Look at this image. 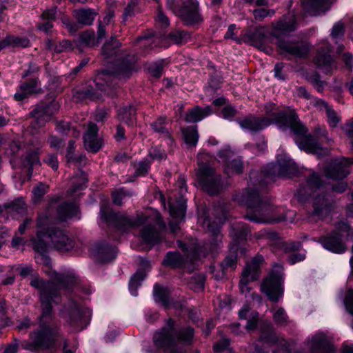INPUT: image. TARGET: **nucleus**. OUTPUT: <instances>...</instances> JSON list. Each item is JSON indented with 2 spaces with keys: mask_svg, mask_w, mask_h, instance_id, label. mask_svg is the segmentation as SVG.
<instances>
[{
  "mask_svg": "<svg viewBox=\"0 0 353 353\" xmlns=\"http://www.w3.org/2000/svg\"><path fill=\"white\" fill-rule=\"evenodd\" d=\"M211 113L212 109L210 106H206L203 108L199 106H195L188 112L185 120L188 123H196L201 121Z\"/></svg>",
  "mask_w": 353,
  "mask_h": 353,
  "instance_id": "obj_36",
  "label": "nucleus"
},
{
  "mask_svg": "<svg viewBox=\"0 0 353 353\" xmlns=\"http://www.w3.org/2000/svg\"><path fill=\"white\" fill-rule=\"evenodd\" d=\"M207 231L211 236V250H215L219 248L222 242V234L220 232V227L216 222H207Z\"/></svg>",
  "mask_w": 353,
  "mask_h": 353,
  "instance_id": "obj_37",
  "label": "nucleus"
},
{
  "mask_svg": "<svg viewBox=\"0 0 353 353\" xmlns=\"http://www.w3.org/2000/svg\"><path fill=\"white\" fill-rule=\"evenodd\" d=\"M135 168V176H144L145 175L150 168V163L147 161L139 162L137 165L134 166Z\"/></svg>",
  "mask_w": 353,
  "mask_h": 353,
  "instance_id": "obj_59",
  "label": "nucleus"
},
{
  "mask_svg": "<svg viewBox=\"0 0 353 353\" xmlns=\"http://www.w3.org/2000/svg\"><path fill=\"white\" fill-rule=\"evenodd\" d=\"M23 164L25 167H28V172H32V167L35 165H40L38 151L34 150L28 152L23 159Z\"/></svg>",
  "mask_w": 353,
  "mask_h": 353,
  "instance_id": "obj_49",
  "label": "nucleus"
},
{
  "mask_svg": "<svg viewBox=\"0 0 353 353\" xmlns=\"http://www.w3.org/2000/svg\"><path fill=\"white\" fill-rule=\"evenodd\" d=\"M62 23L70 34H74L81 28L78 23L72 22L67 18L62 19Z\"/></svg>",
  "mask_w": 353,
  "mask_h": 353,
  "instance_id": "obj_61",
  "label": "nucleus"
},
{
  "mask_svg": "<svg viewBox=\"0 0 353 353\" xmlns=\"http://www.w3.org/2000/svg\"><path fill=\"white\" fill-rule=\"evenodd\" d=\"M307 216L314 221L323 219L332 209V202L326 193L312 195L307 205Z\"/></svg>",
  "mask_w": 353,
  "mask_h": 353,
  "instance_id": "obj_14",
  "label": "nucleus"
},
{
  "mask_svg": "<svg viewBox=\"0 0 353 353\" xmlns=\"http://www.w3.org/2000/svg\"><path fill=\"white\" fill-rule=\"evenodd\" d=\"M118 77L112 72L104 70L99 72L93 85L82 88L76 92V97L80 99L96 100L100 99L102 93L112 95L117 85Z\"/></svg>",
  "mask_w": 353,
  "mask_h": 353,
  "instance_id": "obj_6",
  "label": "nucleus"
},
{
  "mask_svg": "<svg viewBox=\"0 0 353 353\" xmlns=\"http://www.w3.org/2000/svg\"><path fill=\"white\" fill-rule=\"evenodd\" d=\"M117 250L106 242L96 244L94 254L96 260L100 263H108L115 259Z\"/></svg>",
  "mask_w": 353,
  "mask_h": 353,
  "instance_id": "obj_28",
  "label": "nucleus"
},
{
  "mask_svg": "<svg viewBox=\"0 0 353 353\" xmlns=\"http://www.w3.org/2000/svg\"><path fill=\"white\" fill-rule=\"evenodd\" d=\"M4 39L8 46L26 48L30 44V41L26 37L8 35Z\"/></svg>",
  "mask_w": 353,
  "mask_h": 353,
  "instance_id": "obj_50",
  "label": "nucleus"
},
{
  "mask_svg": "<svg viewBox=\"0 0 353 353\" xmlns=\"http://www.w3.org/2000/svg\"><path fill=\"white\" fill-rule=\"evenodd\" d=\"M261 334L259 337V342L268 345L279 343L283 345L285 344V341L279 339L276 333L274 332L273 326L270 321H265L260 327Z\"/></svg>",
  "mask_w": 353,
  "mask_h": 353,
  "instance_id": "obj_31",
  "label": "nucleus"
},
{
  "mask_svg": "<svg viewBox=\"0 0 353 353\" xmlns=\"http://www.w3.org/2000/svg\"><path fill=\"white\" fill-rule=\"evenodd\" d=\"M320 242L324 248L334 253L341 254L346 250L345 243L341 239V235L339 233L334 232L322 237Z\"/></svg>",
  "mask_w": 353,
  "mask_h": 353,
  "instance_id": "obj_27",
  "label": "nucleus"
},
{
  "mask_svg": "<svg viewBox=\"0 0 353 353\" xmlns=\"http://www.w3.org/2000/svg\"><path fill=\"white\" fill-rule=\"evenodd\" d=\"M218 155L225 163L224 170L226 174L230 176L243 172V165L242 161L239 158L232 159L234 154L230 149L221 150Z\"/></svg>",
  "mask_w": 353,
  "mask_h": 353,
  "instance_id": "obj_21",
  "label": "nucleus"
},
{
  "mask_svg": "<svg viewBox=\"0 0 353 353\" xmlns=\"http://www.w3.org/2000/svg\"><path fill=\"white\" fill-rule=\"evenodd\" d=\"M97 12L92 9H82L75 10L74 16L77 22L83 26H90L92 23Z\"/></svg>",
  "mask_w": 353,
  "mask_h": 353,
  "instance_id": "obj_41",
  "label": "nucleus"
},
{
  "mask_svg": "<svg viewBox=\"0 0 353 353\" xmlns=\"http://www.w3.org/2000/svg\"><path fill=\"white\" fill-rule=\"evenodd\" d=\"M134 43L139 44L140 48H143V51H148L152 48L154 43V37L150 34L140 36Z\"/></svg>",
  "mask_w": 353,
  "mask_h": 353,
  "instance_id": "obj_54",
  "label": "nucleus"
},
{
  "mask_svg": "<svg viewBox=\"0 0 353 353\" xmlns=\"http://www.w3.org/2000/svg\"><path fill=\"white\" fill-rule=\"evenodd\" d=\"M72 49L73 45L72 41L68 39H64L54 46V51L57 53H60L62 52L72 50Z\"/></svg>",
  "mask_w": 353,
  "mask_h": 353,
  "instance_id": "obj_57",
  "label": "nucleus"
},
{
  "mask_svg": "<svg viewBox=\"0 0 353 353\" xmlns=\"http://www.w3.org/2000/svg\"><path fill=\"white\" fill-rule=\"evenodd\" d=\"M273 123L283 130L290 128L295 135L299 137L300 140L296 141L301 150L307 153L315 154L318 157L328 153V150L321 147L313 136L307 135V128L300 122L297 114L293 110L273 113L272 118L249 116L239 121V125L243 129L258 132Z\"/></svg>",
  "mask_w": 353,
  "mask_h": 353,
  "instance_id": "obj_1",
  "label": "nucleus"
},
{
  "mask_svg": "<svg viewBox=\"0 0 353 353\" xmlns=\"http://www.w3.org/2000/svg\"><path fill=\"white\" fill-rule=\"evenodd\" d=\"M343 130L350 140L351 150L353 151V119L349 120L344 125Z\"/></svg>",
  "mask_w": 353,
  "mask_h": 353,
  "instance_id": "obj_63",
  "label": "nucleus"
},
{
  "mask_svg": "<svg viewBox=\"0 0 353 353\" xmlns=\"http://www.w3.org/2000/svg\"><path fill=\"white\" fill-rule=\"evenodd\" d=\"M264 259L261 255H256L252 258L250 263H248L244 268L242 274L247 272V276L253 279L257 280L261 274V266L263 263Z\"/></svg>",
  "mask_w": 353,
  "mask_h": 353,
  "instance_id": "obj_33",
  "label": "nucleus"
},
{
  "mask_svg": "<svg viewBox=\"0 0 353 353\" xmlns=\"http://www.w3.org/2000/svg\"><path fill=\"white\" fill-rule=\"evenodd\" d=\"M101 217L107 224L115 227L122 232L139 227L146 222V217L142 214L130 216L125 213H116L101 207Z\"/></svg>",
  "mask_w": 353,
  "mask_h": 353,
  "instance_id": "obj_9",
  "label": "nucleus"
},
{
  "mask_svg": "<svg viewBox=\"0 0 353 353\" xmlns=\"http://www.w3.org/2000/svg\"><path fill=\"white\" fill-rule=\"evenodd\" d=\"M176 187L179 189L180 199L176 202H169L170 215L173 217L180 218L185 216L186 211V200L183 199V194L187 192L186 181L183 177L179 178Z\"/></svg>",
  "mask_w": 353,
  "mask_h": 353,
  "instance_id": "obj_19",
  "label": "nucleus"
},
{
  "mask_svg": "<svg viewBox=\"0 0 353 353\" xmlns=\"http://www.w3.org/2000/svg\"><path fill=\"white\" fill-rule=\"evenodd\" d=\"M297 168L294 161L285 158H280L276 162L268 164L261 171V179L259 184H268L274 181L277 176L291 177L296 174Z\"/></svg>",
  "mask_w": 353,
  "mask_h": 353,
  "instance_id": "obj_10",
  "label": "nucleus"
},
{
  "mask_svg": "<svg viewBox=\"0 0 353 353\" xmlns=\"http://www.w3.org/2000/svg\"><path fill=\"white\" fill-rule=\"evenodd\" d=\"M353 163L352 159L342 158L336 159L326 168L325 174L333 179H342L349 174L347 167Z\"/></svg>",
  "mask_w": 353,
  "mask_h": 353,
  "instance_id": "obj_20",
  "label": "nucleus"
},
{
  "mask_svg": "<svg viewBox=\"0 0 353 353\" xmlns=\"http://www.w3.org/2000/svg\"><path fill=\"white\" fill-rule=\"evenodd\" d=\"M272 310V319L276 325L287 326L290 323V318L283 307L276 306Z\"/></svg>",
  "mask_w": 353,
  "mask_h": 353,
  "instance_id": "obj_42",
  "label": "nucleus"
},
{
  "mask_svg": "<svg viewBox=\"0 0 353 353\" xmlns=\"http://www.w3.org/2000/svg\"><path fill=\"white\" fill-rule=\"evenodd\" d=\"M205 276L203 274H197L192 277L189 282V287L195 292H199L204 288Z\"/></svg>",
  "mask_w": 353,
  "mask_h": 353,
  "instance_id": "obj_55",
  "label": "nucleus"
},
{
  "mask_svg": "<svg viewBox=\"0 0 353 353\" xmlns=\"http://www.w3.org/2000/svg\"><path fill=\"white\" fill-rule=\"evenodd\" d=\"M242 39L245 43L254 46L261 50L267 53L272 52V50L265 46L267 37L261 29H256L253 32H249L243 36Z\"/></svg>",
  "mask_w": 353,
  "mask_h": 353,
  "instance_id": "obj_29",
  "label": "nucleus"
},
{
  "mask_svg": "<svg viewBox=\"0 0 353 353\" xmlns=\"http://www.w3.org/2000/svg\"><path fill=\"white\" fill-rule=\"evenodd\" d=\"M78 207L73 203H64L60 205L57 209L58 219L61 221H65L77 215Z\"/></svg>",
  "mask_w": 353,
  "mask_h": 353,
  "instance_id": "obj_38",
  "label": "nucleus"
},
{
  "mask_svg": "<svg viewBox=\"0 0 353 353\" xmlns=\"http://www.w3.org/2000/svg\"><path fill=\"white\" fill-rule=\"evenodd\" d=\"M208 154L198 156V181L202 189L210 195L219 194L223 188L221 176L216 172Z\"/></svg>",
  "mask_w": 353,
  "mask_h": 353,
  "instance_id": "obj_5",
  "label": "nucleus"
},
{
  "mask_svg": "<svg viewBox=\"0 0 353 353\" xmlns=\"http://www.w3.org/2000/svg\"><path fill=\"white\" fill-rule=\"evenodd\" d=\"M165 117H160L157 121L152 122L150 125L155 132L160 134L164 137L170 138V134L167 128L164 126L165 123Z\"/></svg>",
  "mask_w": 353,
  "mask_h": 353,
  "instance_id": "obj_51",
  "label": "nucleus"
},
{
  "mask_svg": "<svg viewBox=\"0 0 353 353\" xmlns=\"http://www.w3.org/2000/svg\"><path fill=\"white\" fill-rule=\"evenodd\" d=\"M275 13L274 10H268L265 8L256 9L253 11V14L255 19L261 21L265 17L268 16H272Z\"/></svg>",
  "mask_w": 353,
  "mask_h": 353,
  "instance_id": "obj_58",
  "label": "nucleus"
},
{
  "mask_svg": "<svg viewBox=\"0 0 353 353\" xmlns=\"http://www.w3.org/2000/svg\"><path fill=\"white\" fill-rule=\"evenodd\" d=\"M26 203L20 199L0 204V214L6 218H8L9 216L12 218L22 216L26 212Z\"/></svg>",
  "mask_w": 353,
  "mask_h": 353,
  "instance_id": "obj_25",
  "label": "nucleus"
},
{
  "mask_svg": "<svg viewBox=\"0 0 353 353\" xmlns=\"http://www.w3.org/2000/svg\"><path fill=\"white\" fill-rule=\"evenodd\" d=\"M283 270L282 265L275 264L268 276L263 279L261 284V292L274 303H277L283 294Z\"/></svg>",
  "mask_w": 353,
  "mask_h": 353,
  "instance_id": "obj_12",
  "label": "nucleus"
},
{
  "mask_svg": "<svg viewBox=\"0 0 353 353\" xmlns=\"http://www.w3.org/2000/svg\"><path fill=\"white\" fill-rule=\"evenodd\" d=\"M274 28L275 30H278L283 34L294 31L296 29V19L294 14L288 13L284 15L282 19L274 26Z\"/></svg>",
  "mask_w": 353,
  "mask_h": 353,
  "instance_id": "obj_34",
  "label": "nucleus"
},
{
  "mask_svg": "<svg viewBox=\"0 0 353 353\" xmlns=\"http://www.w3.org/2000/svg\"><path fill=\"white\" fill-rule=\"evenodd\" d=\"M194 334V329L190 327H183L176 332L175 322L170 318L165 326L154 333L153 341L155 346L163 349L165 353H182L175 349L176 343L190 345Z\"/></svg>",
  "mask_w": 353,
  "mask_h": 353,
  "instance_id": "obj_4",
  "label": "nucleus"
},
{
  "mask_svg": "<svg viewBox=\"0 0 353 353\" xmlns=\"http://www.w3.org/2000/svg\"><path fill=\"white\" fill-rule=\"evenodd\" d=\"M177 16L188 26H194L203 21L199 12V3L196 0H184Z\"/></svg>",
  "mask_w": 353,
  "mask_h": 353,
  "instance_id": "obj_16",
  "label": "nucleus"
},
{
  "mask_svg": "<svg viewBox=\"0 0 353 353\" xmlns=\"http://www.w3.org/2000/svg\"><path fill=\"white\" fill-rule=\"evenodd\" d=\"M281 54H288L296 58H304L309 52V46L304 41L281 40L277 43Z\"/></svg>",
  "mask_w": 353,
  "mask_h": 353,
  "instance_id": "obj_18",
  "label": "nucleus"
},
{
  "mask_svg": "<svg viewBox=\"0 0 353 353\" xmlns=\"http://www.w3.org/2000/svg\"><path fill=\"white\" fill-rule=\"evenodd\" d=\"M301 243L299 241L281 242L280 248L287 253H292L299 250L301 248Z\"/></svg>",
  "mask_w": 353,
  "mask_h": 353,
  "instance_id": "obj_56",
  "label": "nucleus"
},
{
  "mask_svg": "<svg viewBox=\"0 0 353 353\" xmlns=\"http://www.w3.org/2000/svg\"><path fill=\"white\" fill-rule=\"evenodd\" d=\"M39 82V81L37 78H34L30 79L28 81L21 83L18 92L14 94V97L15 100L21 101L27 99L32 94L42 92V89L38 87Z\"/></svg>",
  "mask_w": 353,
  "mask_h": 353,
  "instance_id": "obj_30",
  "label": "nucleus"
},
{
  "mask_svg": "<svg viewBox=\"0 0 353 353\" xmlns=\"http://www.w3.org/2000/svg\"><path fill=\"white\" fill-rule=\"evenodd\" d=\"M316 63L319 68H323L325 72L331 70L333 66V60L328 48H320L316 57Z\"/></svg>",
  "mask_w": 353,
  "mask_h": 353,
  "instance_id": "obj_35",
  "label": "nucleus"
},
{
  "mask_svg": "<svg viewBox=\"0 0 353 353\" xmlns=\"http://www.w3.org/2000/svg\"><path fill=\"white\" fill-rule=\"evenodd\" d=\"M48 238L51 248L59 252L65 253L72 250L75 245L74 240L68 233L58 228L49 226Z\"/></svg>",
  "mask_w": 353,
  "mask_h": 353,
  "instance_id": "obj_15",
  "label": "nucleus"
},
{
  "mask_svg": "<svg viewBox=\"0 0 353 353\" xmlns=\"http://www.w3.org/2000/svg\"><path fill=\"white\" fill-rule=\"evenodd\" d=\"M121 43L117 39L111 37L108 41L103 44L101 50L102 54L105 59L114 58L117 61V69L112 72L118 78L120 75L128 77L134 63V57L121 50Z\"/></svg>",
  "mask_w": 353,
  "mask_h": 353,
  "instance_id": "obj_8",
  "label": "nucleus"
},
{
  "mask_svg": "<svg viewBox=\"0 0 353 353\" xmlns=\"http://www.w3.org/2000/svg\"><path fill=\"white\" fill-rule=\"evenodd\" d=\"M168 39L177 45H182L188 43L190 40V34L185 30H175L170 32Z\"/></svg>",
  "mask_w": 353,
  "mask_h": 353,
  "instance_id": "obj_44",
  "label": "nucleus"
},
{
  "mask_svg": "<svg viewBox=\"0 0 353 353\" xmlns=\"http://www.w3.org/2000/svg\"><path fill=\"white\" fill-rule=\"evenodd\" d=\"M74 42L79 49L83 47H90L97 45L99 43L95 40V35L93 31L86 30L79 34Z\"/></svg>",
  "mask_w": 353,
  "mask_h": 353,
  "instance_id": "obj_39",
  "label": "nucleus"
},
{
  "mask_svg": "<svg viewBox=\"0 0 353 353\" xmlns=\"http://www.w3.org/2000/svg\"><path fill=\"white\" fill-rule=\"evenodd\" d=\"M236 199L246 205L248 211L245 218L260 223H272L286 221L285 214L279 216L278 208L272 205L268 198L259 194L255 189H246L237 195Z\"/></svg>",
  "mask_w": 353,
  "mask_h": 353,
  "instance_id": "obj_3",
  "label": "nucleus"
},
{
  "mask_svg": "<svg viewBox=\"0 0 353 353\" xmlns=\"http://www.w3.org/2000/svg\"><path fill=\"white\" fill-rule=\"evenodd\" d=\"M97 125L90 122L88 124V130L83 136L84 146L86 150L95 153L98 152L102 146V140L98 135Z\"/></svg>",
  "mask_w": 353,
  "mask_h": 353,
  "instance_id": "obj_23",
  "label": "nucleus"
},
{
  "mask_svg": "<svg viewBox=\"0 0 353 353\" xmlns=\"http://www.w3.org/2000/svg\"><path fill=\"white\" fill-rule=\"evenodd\" d=\"M310 353H334L335 348L323 334L314 335L309 342Z\"/></svg>",
  "mask_w": 353,
  "mask_h": 353,
  "instance_id": "obj_26",
  "label": "nucleus"
},
{
  "mask_svg": "<svg viewBox=\"0 0 353 353\" xmlns=\"http://www.w3.org/2000/svg\"><path fill=\"white\" fill-rule=\"evenodd\" d=\"M184 141L190 147H194L199 139V134L196 126H189L182 129Z\"/></svg>",
  "mask_w": 353,
  "mask_h": 353,
  "instance_id": "obj_43",
  "label": "nucleus"
},
{
  "mask_svg": "<svg viewBox=\"0 0 353 353\" xmlns=\"http://www.w3.org/2000/svg\"><path fill=\"white\" fill-rule=\"evenodd\" d=\"M52 223V219L47 213L39 215L37 219V232L36 236L30 239L33 250L39 254H46L51 243L49 244L44 240V238L48 236L49 226Z\"/></svg>",
  "mask_w": 353,
  "mask_h": 353,
  "instance_id": "obj_13",
  "label": "nucleus"
},
{
  "mask_svg": "<svg viewBox=\"0 0 353 353\" xmlns=\"http://www.w3.org/2000/svg\"><path fill=\"white\" fill-rule=\"evenodd\" d=\"M237 252L236 251L230 252L221 263L223 270L227 269L234 270L237 264Z\"/></svg>",
  "mask_w": 353,
  "mask_h": 353,
  "instance_id": "obj_53",
  "label": "nucleus"
},
{
  "mask_svg": "<svg viewBox=\"0 0 353 353\" xmlns=\"http://www.w3.org/2000/svg\"><path fill=\"white\" fill-rule=\"evenodd\" d=\"M136 109L132 105H126L118 110V119L128 125H132L136 121Z\"/></svg>",
  "mask_w": 353,
  "mask_h": 353,
  "instance_id": "obj_40",
  "label": "nucleus"
},
{
  "mask_svg": "<svg viewBox=\"0 0 353 353\" xmlns=\"http://www.w3.org/2000/svg\"><path fill=\"white\" fill-rule=\"evenodd\" d=\"M259 322V314L256 312H252L245 326L248 331L254 330L257 327Z\"/></svg>",
  "mask_w": 353,
  "mask_h": 353,
  "instance_id": "obj_62",
  "label": "nucleus"
},
{
  "mask_svg": "<svg viewBox=\"0 0 353 353\" xmlns=\"http://www.w3.org/2000/svg\"><path fill=\"white\" fill-rule=\"evenodd\" d=\"M169 294L170 292L167 288L163 287L159 284L154 285V296L155 300L160 302L164 306L169 305Z\"/></svg>",
  "mask_w": 353,
  "mask_h": 353,
  "instance_id": "obj_46",
  "label": "nucleus"
},
{
  "mask_svg": "<svg viewBox=\"0 0 353 353\" xmlns=\"http://www.w3.org/2000/svg\"><path fill=\"white\" fill-rule=\"evenodd\" d=\"M145 271L143 270L137 271L132 276L129 284L130 290L132 295H137V288L141 285V282L145 278Z\"/></svg>",
  "mask_w": 353,
  "mask_h": 353,
  "instance_id": "obj_47",
  "label": "nucleus"
},
{
  "mask_svg": "<svg viewBox=\"0 0 353 353\" xmlns=\"http://www.w3.org/2000/svg\"><path fill=\"white\" fill-rule=\"evenodd\" d=\"M52 309L50 315L41 319L39 316L41 329L32 332L30 334V341L22 343V347L26 350H35L37 349H49L52 347L59 337V332L57 329L53 330L46 324L51 320Z\"/></svg>",
  "mask_w": 353,
  "mask_h": 353,
  "instance_id": "obj_7",
  "label": "nucleus"
},
{
  "mask_svg": "<svg viewBox=\"0 0 353 353\" xmlns=\"http://www.w3.org/2000/svg\"><path fill=\"white\" fill-rule=\"evenodd\" d=\"M250 233L248 225L244 223H239L232 228L231 234L240 240L245 239Z\"/></svg>",
  "mask_w": 353,
  "mask_h": 353,
  "instance_id": "obj_52",
  "label": "nucleus"
},
{
  "mask_svg": "<svg viewBox=\"0 0 353 353\" xmlns=\"http://www.w3.org/2000/svg\"><path fill=\"white\" fill-rule=\"evenodd\" d=\"M156 224L158 226L157 229L150 224L145 225L141 230V236L143 240L150 244L158 243L161 239V230L165 229V225L161 218L157 215Z\"/></svg>",
  "mask_w": 353,
  "mask_h": 353,
  "instance_id": "obj_22",
  "label": "nucleus"
},
{
  "mask_svg": "<svg viewBox=\"0 0 353 353\" xmlns=\"http://www.w3.org/2000/svg\"><path fill=\"white\" fill-rule=\"evenodd\" d=\"M344 304L347 310L353 315V290L347 291L344 299Z\"/></svg>",
  "mask_w": 353,
  "mask_h": 353,
  "instance_id": "obj_64",
  "label": "nucleus"
},
{
  "mask_svg": "<svg viewBox=\"0 0 353 353\" xmlns=\"http://www.w3.org/2000/svg\"><path fill=\"white\" fill-rule=\"evenodd\" d=\"M306 185L300 187L295 193L299 202L305 203L314 194V190L319 189L323 185L321 177L315 172L312 173L306 179Z\"/></svg>",
  "mask_w": 353,
  "mask_h": 353,
  "instance_id": "obj_17",
  "label": "nucleus"
},
{
  "mask_svg": "<svg viewBox=\"0 0 353 353\" xmlns=\"http://www.w3.org/2000/svg\"><path fill=\"white\" fill-rule=\"evenodd\" d=\"M88 182V178L85 173L81 172L79 176L73 178L72 186L68 190L69 194H73L77 191L81 190L83 186H85Z\"/></svg>",
  "mask_w": 353,
  "mask_h": 353,
  "instance_id": "obj_48",
  "label": "nucleus"
},
{
  "mask_svg": "<svg viewBox=\"0 0 353 353\" xmlns=\"http://www.w3.org/2000/svg\"><path fill=\"white\" fill-rule=\"evenodd\" d=\"M18 270L23 277L31 276L30 285L40 292L41 319L50 315L52 302L54 303L60 302L61 291L69 293L73 290L78 283L77 277L71 272L55 273L51 281H46L37 273H33L32 266L22 267Z\"/></svg>",
  "mask_w": 353,
  "mask_h": 353,
  "instance_id": "obj_2",
  "label": "nucleus"
},
{
  "mask_svg": "<svg viewBox=\"0 0 353 353\" xmlns=\"http://www.w3.org/2000/svg\"><path fill=\"white\" fill-rule=\"evenodd\" d=\"M184 259L179 252H169L167 253L162 264L165 266L176 268L181 266Z\"/></svg>",
  "mask_w": 353,
  "mask_h": 353,
  "instance_id": "obj_45",
  "label": "nucleus"
},
{
  "mask_svg": "<svg viewBox=\"0 0 353 353\" xmlns=\"http://www.w3.org/2000/svg\"><path fill=\"white\" fill-rule=\"evenodd\" d=\"M60 105L56 101L50 103L40 102L29 113L30 117L34 119L28 127L32 134L38 133L40 128L44 127L50 121L54 114L58 112Z\"/></svg>",
  "mask_w": 353,
  "mask_h": 353,
  "instance_id": "obj_11",
  "label": "nucleus"
},
{
  "mask_svg": "<svg viewBox=\"0 0 353 353\" xmlns=\"http://www.w3.org/2000/svg\"><path fill=\"white\" fill-rule=\"evenodd\" d=\"M68 322L74 327H79V330L83 328V322L86 323L85 316H90L88 310H81L78 304L73 300H70L68 310Z\"/></svg>",
  "mask_w": 353,
  "mask_h": 353,
  "instance_id": "obj_24",
  "label": "nucleus"
},
{
  "mask_svg": "<svg viewBox=\"0 0 353 353\" xmlns=\"http://www.w3.org/2000/svg\"><path fill=\"white\" fill-rule=\"evenodd\" d=\"M321 103L326 108L327 116L328 117L329 123H330V125H332V127L336 126V125L338 124V123L339 121V119L337 117L335 112L334 110H331L330 108H329L327 107V105L324 101H321Z\"/></svg>",
  "mask_w": 353,
  "mask_h": 353,
  "instance_id": "obj_60",
  "label": "nucleus"
},
{
  "mask_svg": "<svg viewBox=\"0 0 353 353\" xmlns=\"http://www.w3.org/2000/svg\"><path fill=\"white\" fill-rule=\"evenodd\" d=\"M332 0H303V8L312 15L325 12L328 10Z\"/></svg>",
  "mask_w": 353,
  "mask_h": 353,
  "instance_id": "obj_32",
  "label": "nucleus"
}]
</instances>
